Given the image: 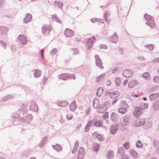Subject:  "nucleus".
Here are the masks:
<instances>
[{
	"label": "nucleus",
	"mask_w": 159,
	"mask_h": 159,
	"mask_svg": "<svg viewBox=\"0 0 159 159\" xmlns=\"http://www.w3.org/2000/svg\"><path fill=\"white\" fill-rule=\"evenodd\" d=\"M143 77L146 80H149L150 78V76L148 72H146L143 74Z\"/></svg>",
	"instance_id": "a18cd8bd"
},
{
	"label": "nucleus",
	"mask_w": 159,
	"mask_h": 159,
	"mask_svg": "<svg viewBox=\"0 0 159 159\" xmlns=\"http://www.w3.org/2000/svg\"><path fill=\"white\" fill-rule=\"evenodd\" d=\"M130 154L131 156L134 157V159H136L138 156L137 152L133 150H131L130 151Z\"/></svg>",
	"instance_id": "e433bc0d"
},
{
	"label": "nucleus",
	"mask_w": 159,
	"mask_h": 159,
	"mask_svg": "<svg viewBox=\"0 0 159 159\" xmlns=\"http://www.w3.org/2000/svg\"><path fill=\"white\" fill-rule=\"evenodd\" d=\"M121 158H122V159H129V157L128 155L125 154L123 157H121Z\"/></svg>",
	"instance_id": "0e129e2a"
},
{
	"label": "nucleus",
	"mask_w": 159,
	"mask_h": 159,
	"mask_svg": "<svg viewBox=\"0 0 159 159\" xmlns=\"http://www.w3.org/2000/svg\"><path fill=\"white\" fill-rule=\"evenodd\" d=\"M79 145V143L78 141H76L75 143V146L74 147L75 148V149H77Z\"/></svg>",
	"instance_id": "69168bd1"
},
{
	"label": "nucleus",
	"mask_w": 159,
	"mask_h": 159,
	"mask_svg": "<svg viewBox=\"0 0 159 159\" xmlns=\"http://www.w3.org/2000/svg\"><path fill=\"white\" fill-rule=\"evenodd\" d=\"M0 45H1L3 47V48L5 49L6 48V43L1 41L0 40Z\"/></svg>",
	"instance_id": "4d7b16f0"
},
{
	"label": "nucleus",
	"mask_w": 159,
	"mask_h": 159,
	"mask_svg": "<svg viewBox=\"0 0 159 159\" xmlns=\"http://www.w3.org/2000/svg\"><path fill=\"white\" fill-rule=\"evenodd\" d=\"M159 95L158 93H156L154 94H151L149 96L150 99H157Z\"/></svg>",
	"instance_id": "c9c22d12"
},
{
	"label": "nucleus",
	"mask_w": 159,
	"mask_h": 159,
	"mask_svg": "<svg viewBox=\"0 0 159 159\" xmlns=\"http://www.w3.org/2000/svg\"><path fill=\"white\" fill-rule=\"evenodd\" d=\"M54 4L55 6H57L59 8H62L63 6V4L61 2L55 1Z\"/></svg>",
	"instance_id": "a19ab883"
},
{
	"label": "nucleus",
	"mask_w": 159,
	"mask_h": 159,
	"mask_svg": "<svg viewBox=\"0 0 159 159\" xmlns=\"http://www.w3.org/2000/svg\"><path fill=\"white\" fill-rule=\"evenodd\" d=\"M117 100H114V101L112 102V103H110L109 102V101H108L109 105L108 103H107V106H108V107H109L110 105L111 106L115 104Z\"/></svg>",
	"instance_id": "680f3d73"
},
{
	"label": "nucleus",
	"mask_w": 159,
	"mask_h": 159,
	"mask_svg": "<svg viewBox=\"0 0 159 159\" xmlns=\"http://www.w3.org/2000/svg\"><path fill=\"white\" fill-rule=\"evenodd\" d=\"M52 30V27L50 25H44L42 27V33L47 35Z\"/></svg>",
	"instance_id": "20e7f679"
},
{
	"label": "nucleus",
	"mask_w": 159,
	"mask_h": 159,
	"mask_svg": "<svg viewBox=\"0 0 159 159\" xmlns=\"http://www.w3.org/2000/svg\"><path fill=\"white\" fill-rule=\"evenodd\" d=\"M17 39L21 47H23L24 45L26 44L27 42L26 37L25 35H19Z\"/></svg>",
	"instance_id": "7ed1b4c3"
},
{
	"label": "nucleus",
	"mask_w": 159,
	"mask_h": 159,
	"mask_svg": "<svg viewBox=\"0 0 159 159\" xmlns=\"http://www.w3.org/2000/svg\"><path fill=\"white\" fill-rule=\"evenodd\" d=\"M119 125L117 123L113 124L111 127L110 131L112 134H115L118 128Z\"/></svg>",
	"instance_id": "ddd939ff"
},
{
	"label": "nucleus",
	"mask_w": 159,
	"mask_h": 159,
	"mask_svg": "<svg viewBox=\"0 0 159 159\" xmlns=\"http://www.w3.org/2000/svg\"><path fill=\"white\" fill-rule=\"evenodd\" d=\"M122 107H125L128 108V106L126 102L125 101H122L120 103Z\"/></svg>",
	"instance_id": "09e8293b"
},
{
	"label": "nucleus",
	"mask_w": 159,
	"mask_h": 159,
	"mask_svg": "<svg viewBox=\"0 0 159 159\" xmlns=\"http://www.w3.org/2000/svg\"><path fill=\"white\" fill-rule=\"evenodd\" d=\"M64 34L66 37H70L73 35V32L69 29H66Z\"/></svg>",
	"instance_id": "6ab92c4d"
},
{
	"label": "nucleus",
	"mask_w": 159,
	"mask_h": 159,
	"mask_svg": "<svg viewBox=\"0 0 159 159\" xmlns=\"http://www.w3.org/2000/svg\"><path fill=\"white\" fill-rule=\"evenodd\" d=\"M146 47L148 48L150 51H152L153 49L154 48L153 45L151 44L147 45H146Z\"/></svg>",
	"instance_id": "603ef678"
},
{
	"label": "nucleus",
	"mask_w": 159,
	"mask_h": 159,
	"mask_svg": "<svg viewBox=\"0 0 159 159\" xmlns=\"http://www.w3.org/2000/svg\"><path fill=\"white\" fill-rule=\"evenodd\" d=\"M52 18L53 21H56L58 23H61V20L57 18V16L55 15H53L52 16Z\"/></svg>",
	"instance_id": "58836bf2"
},
{
	"label": "nucleus",
	"mask_w": 159,
	"mask_h": 159,
	"mask_svg": "<svg viewBox=\"0 0 159 159\" xmlns=\"http://www.w3.org/2000/svg\"><path fill=\"white\" fill-rule=\"evenodd\" d=\"M100 145L98 143H95L93 145V150L95 152H97L99 149Z\"/></svg>",
	"instance_id": "7c9ffc66"
},
{
	"label": "nucleus",
	"mask_w": 159,
	"mask_h": 159,
	"mask_svg": "<svg viewBox=\"0 0 159 159\" xmlns=\"http://www.w3.org/2000/svg\"><path fill=\"white\" fill-rule=\"evenodd\" d=\"M57 52V49L56 48H53L51 52V54H55Z\"/></svg>",
	"instance_id": "052dcab7"
},
{
	"label": "nucleus",
	"mask_w": 159,
	"mask_h": 159,
	"mask_svg": "<svg viewBox=\"0 0 159 159\" xmlns=\"http://www.w3.org/2000/svg\"><path fill=\"white\" fill-rule=\"evenodd\" d=\"M29 109L31 111H37L38 110L37 105L34 101H32L30 105Z\"/></svg>",
	"instance_id": "9d476101"
},
{
	"label": "nucleus",
	"mask_w": 159,
	"mask_h": 159,
	"mask_svg": "<svg viewBox=\"0 0 159 159\" xmlns=\"http://www.w3.org/2000/svg\"><path fill=\"white\" fill-rule=\"evenodd\" d=\"M154 81L158 84H159V76H155L153 78Z\"/></svg>",
	"instance_id": "5fc2aeb1"
},
{
	"label": "nucleus",
	"mask_w": 159,
	"mask_h": 159,
	"mask_svg": "<svg viewBox=\"0 0 159 159\" xmlns=\"http://www.w3.org/2000/svg\"><path fill=\"white\" fill-rule=\"evenodd\" d=\"M153 104L154 105L156 106H159V100H157L156 101L154 102Z\"/></svg>",
	"instance_id": "774afa93"
},
{
	"label": "nucleus",
	"mask_w": 159,
	"mask_h": 159,
	"mask_svg": "<svg viewBox=\"0 0 159 159\" xmlns=\"http://www.w3.org/2000/svg\"><path fill=\"white\" fill-rule=\"evenodd\" d=\"M125 154L124 150L123 147H120L118 149L117 154V156L120 158L123 157Z\"/></svg>",
	"instance_id": "dca6fc26"
},
{
	"label": "nucleus",
	"mask_w": 159,
	"mask_h": 159,
	"mask_svg": "<svg viewBox=\"0 0 159 159\" xmlns=\"http://www.w3.org/2000/svg\"><path fill=\"white\" fill-rule=\"evenodd\" d=\"M92 126V122L91 121H90V120L87 123V125L85 127V131L86 132H88L90 128H89V126Z\"/></svg>",
	"instance_id": "79ce46f5"
},
{
	"label": "nucleus",
	"mask_w": 159,
	"mask_h": 159,
	"mask_svg": "<svg viewBox=\"0 0 159 159\" xmlns=\"http://www.w3.org/2000/svg\"><path fill=\"white\" fill-rule=\"evenodd\" d=\"M93 106L95 108L96 107L98 108H102L103 107V104H102V103H100V102L99 101V100H93Z\"/></svg>",
	"instance_id": "2eb2a0df"
},
{
	"label": "nucleus",
	"mask_w": 159,
	"mask_h": 159,
	"mask_svg": "<svg viewBox=\"0 0 159 159\" xmlns=\"http://www.w3.org/2000/svg\"><path fill=\"white\" fill-rule=\"evenodd\" d=\"M111 120L114 122L117 121L118 119L117 114L114 112H112L111 115Z\"/></svg>",
	"instance_id": "412c9836"
},
{
	"label": "nucleus",
	"mask_w": 159,
	"mask_h": 159,
	"mask_svg": "<svg viewBox=\"0 0 159 159\" xmlns=\"http://www.w3.org/2000/svg\"><path fill=\"white\" fill-rule=\"evenodd\" d=\"M115 82L117 85H119L120 83V79L118 77H117L115 79Z\"/></svg>",
	"instance_id": "13d9d810"
},
{
	"label": "nucleus",
	"mask_w": 159,
	"mask_h": 159,
	"mask_svg": "<svg viewBox=\"0 0 159 159\" xmlns=\"http://www.w3.org/2000/svg\"><path fill=\"white\" fill-rule=\"evenodd\" d=\"M70 51L74 55H76L79 52V51L78 49L72 48L70 49Z\"/></svg>",
	"instance_id": "49530a36"
},
{
	"label": "nucleus",
	"mask_w": 159,
	"mask_h": 159,
	"mask_svg": "<svg viewBox=\"0 0 159 159\" xmlns=\"http://www.w3.org/2000/svg\"><path fill=\"white\" fill-rule=\"evenodd\" d=\"M153 109L154 110L156 111H157L159 110V109L158 108V106L154 105V104L153 105Z\"/></svg>",
	"instance_id": "338daca9"
},
{
	"label": "nucleus",
	"mask_w": 159,
	"mask_h": 159,
	"mask_svg": "<svg viewBox=\"0 0 159 159\" xmlns=\"http://www.w3.org/2000/svg\"><path fill=\"white\" fill-rule=\"evenodd\" d=\"M127 108L125 107H120L118 109V111L121 114H125L127 111Z\"/></svg>",
	"instance_id": "c756f323"
},
{
	"label": "nucleus",
	"mask_w": 159,
	"mask_h": 159,
	"mask_svg": "<svg viewBox=\"0 0 159 159\" xmlns=\"http://www.w3.org/2000/svg\"><path fill=\"white\" fill-rule=\"evenodd\" d=\"M7 31L8 29L6 27L0 26V34H5Z\"/></svg>",
	"instance_id": "c85d7f7f"
},
{
	"label": "nucleus",
	"mask_w": 159,
	"mask_h": 159,
	"mask_svg": "<svg viewBox=\"0 0 159 159\" xmlns=\"http://www.w3.org/2000/svg\"><path fill=\"white\" fill-rule=\"evenodd\" d=\"M158 144V141L156 140H154L153 141V146L154 147H156Z\"/></svg>",
	"instance_id": "bf43d9fd"
},
{
	"label": "nucleus",
	"mask_w": 159,
	"mask_h": 159,
	"mask_svg": "<svg viewBox=\"0 0 159 159\" xmlns=\"http://www.w3.org/2000/svg\"><path fill=\"white\" fill-rule=\"evenodd\" d=\"M152 122L151 121H149L147 122L144 126V128L145 129H150L152 128Z\"/></svg>",
	"instance_id": "f704fd0d"
},
{
	"label": "nucleus",
	"mask_w": 159,
	"mask_h": 159,
	"mask_svg": "<svg viewBox=\"0 0 159 159\" xmlns=\"http://www.w3.org/2000/svg\"><path fill=\"white\" fill-rule=\"evenodd\" d=\"M145 123V120L144 118L140 119V126L143 125Z\"/></svg>",
	"instance_id": "3c124183"
},
{
	"label": "nucleus",
	"mask_w": 159,
	"mask_h": 159,
	"mask_svg": "<svg viewBox=\"0 0 159 159\" xmlns=\"http://www.w3.org/2000/svg\"><path fill=\"white\" fill-rule=\"evenodd\" d=\"M77 107V106L76 105V102L75 101H73L70 104V108L71 110L74 111L76 109Z\"/></svg>",
	"instance_id": "2f4dec72"
},
{
	"label": "nucleus",
	"mask_w": 159,
	"mask_h": 159,
	"mask_svg": "<svg viewBox=\"0 0 159 159\" xmlns=\"http://www.w3.org/2000/svg\"><path fill=\"white\" fill-rule=\"evenodd\" d=\"M133 115L136 118H139V107H135Z\"/></svg>",
	"instance_id": "5701e85b"
},
{
	"label": "nucleus",
	"mask_w": 159,
	"mask_h": 159,
	"mask_svg": "<svg viewBox=\"0 0 159 159\" xmlns=\"http://www.w3.org/2000/svg\"><path fill=\"white\" fill-rule=\"evenodd\" d=\"M114 155L113 152L111 150H109L107 154V157L109 158H112Z\"/></svg>",
	"instance_id": "ea45409f"
},
{
	"label": "nucleus",
	"mask_w": 159,
	"mask_h": 159,
	"mask_svg": "<svg viewBox=\"0 0 159 159\" xmlns=\"http://www.w3.org/2000/svg\"><path fill=\"white\" fill-rule=\"evenodd\" d=\"M144 17L147 20L146 24L148 26L150 25L151 28H154L155 26L154 18L147 14L144 15Z\"/></svg>",
	"instance_id": "f03ea898"
},
{
	"label": "nucleus",
	"mask_w": 159,
	"mask_h": 159,
	"mask_svg": "<svg viewBox=\"0 0 159 159\" xmlns=\"http://www.w3.org/2000/svg\"><path fill=\"white\" fill-rule=\"evenodd\" d=\"M103 89L101 87L99 88L97 90V91L96 93V95L98 96H100L103 93Z\"/></svg>",
	"instance_id": "4c0bfd02"
},
{
	"label": "nucleus",
	"mask_w": 159,
	"mask_h": 159,
	"mask_svg": "<svg viewBox=\"0 0 159 159\" xmlns=\"http://www.w3.org/2000/svg\"><path fill=\"white\" fill-rule=\"evenodd\" d=\"M108 39L112 43H116L118 40V36L117 35L116 33L115 32L113 36L109 37Z\"/></svg>",
	"instance_id": "9b49d317"
},
{
	"label": "nucleus",
	"mask_w": 159,
	"mask_h": 159,
	"mask_svg": "<svg viewBox=\"0 0 159 159\" xmlns=\"http://www.w3.org/2000/svg\"><path fill=\"white\" fill-rule=\"evenodd\" d=\"M15 97L13 95H8L6 96L5 97V98L6 99H11L14 98Z\"/></svg>",
	"instance_id": "6e6d98bb"
},
{
	"label": "nucleus",
	"mask_w": 159,
	"mask_h": 159,
	"mask_svg": "<svg viewBox=\"0 0 159 159\" xmlns=\"http://www.w3.org/2000/svg\"><path fill=\"white\" fill-rule=\"evenodd\" d=\"M107 94L110 95L111 98L116 99L119 97L120 93L117 91H114L112 92H107Z\"/></svg>",
	"instance_id": "423d86ee"
},
{
	"label": "nucleus",
	"mask_w": 159,
	"mask_h": 159,
	"mask_svg": "<svg viewBox=\"0 0 159 159\" xmlns=\"http://www.w3.org/2000/svg\"><path fill=\"white\" fill-rule=\"evenodd\" d=\"M123 146L126 149H128L130 146V143L129 142H126L123 144Z\"/></svg>",
	"instance_id": "8fccbe9b"
},
{
	"label": "nucleus",
	"mask_w": 159,
	"mask_h": 159,
	"mask_svg": "<svg viewBox=\"0 0 159 159\" xmlns=\"http://www.w3.org/2000/svg\"><path fill=\"white\" fill-rule=\"evenodd\" d=\"M108 113L107 112H106L103 115V118L105 119H106L108 118Z\"/></svg>",
	"instance_id": "e2e57ef3"
},
{
	"label": "nucleus",
	"mask_w": 159,
	"mask_h": 159,
	"mask_svg": "<svg viewBox=\"0 0 159 159\" xmlns=\"http://www.w3.org/2000/svg\"><path fill=\"white\" fill-rule=\"evenodd\" d=\"M27 105L28 104H22L20 108L18 109V110L21 111L23 114L26 113L28 111Z\"/></svg>",
	"instance_id": "4468645a"
},
{
	"label": "nucleus",
	"mask_w": 159,
	"mask_h": 159,
	"mask_svg": "<svg viewBox=\"0 0 159 159\" xmlns=\"http://www.w3.org/2000/svg\"><path fill=\"white\" fill-rule=\"evenodd\" d=\"M95 39L94 37H92L88 39L87 41V43L86 44V48L87 50L89 49L93 46V41Z\"/></svg>",
	"instance_id": "0eeeda50"
},
{
	"label": "nucleus",
	"mask_w": 159,
	"mask_h": 159,
	"mask_svg": "<svg viewBox=\"0 0 159 159\" xmlns=\"http://www.w3.org/2000/svg\"><path fill=\"white\" fill-rule=\"evenodd\" d=\"M130 120V116L129 115H126L123 118L124 122L125 124H128Z\"/></svg>",
	"instance_id": "cd10ccee"
},
{
	"label": "nucleus",
	"mask_w": 159,
	"mask_h": 159,
	"mask_svg": "<svg viewBox=\"0 0 159 159\" xmlns=\"http://www.w3.org/2000/svg\"><path fill=\"white\" fill-rule=\"evenodd\" d=\"M92 122V126H95L97 127H101L103 125V121L101 120H96L93 119L90 120Z\"/></svg>",
	"instance_id": "39448f33"
},
{
	"label": "nucleus",
	"mask_w": 159,
	"mask_h": 159,
	"mask_svg": "<svg viewBox=\"0 0 159 159\" xmlns=\"http://www.w3.org/2000/svg\"><path fill=\"white\" fill-rule=\"evenodd\" d=\"M58 77L60 79H62L63 80H65L68 78V74H63L59 75Z\"/></svg>",
	"instance_id": "bb28decb"
},
{
	"label": "nucleus",
	"mask_w": 159,
	"mask_h": 159,
	"mask_svg": "<svg viewBox=\"0 0 159 159\" xmlns=\"http://www.w3.org/2000/svg\"><path fill=\"white\" fill-rule=\"evenodd\" d=\"M148 107V104L145 103H141L140 104V109H141L142 110L145 109L146 108Z\"/></svg>",
	"instance_id": "37998d69"
},
{
	"label": "nucleus",
	"mask_w": 159,
	"mask_h": 159,
	"mask_svg": "<svg viewBox=\"0 0 159 159\" xmlns=\"http://www.w3.org/2000/svg\"><path fill=\"white\" fill-rule=\"evenodd\" d=\"M33 119V116L30 114H28L25 116H13L12 118V120H13V123L14 125H16L15 122L17 121H20L22 122H26L29 123Z\"/></svg>",
	"instance_id": "f257e3e1"
},
{
	"label": "nucleus",
	"mask_w": 159,
	"mask_h": 159,
	"mask_svg": "<svg viewBox=\"0 0 159 159\" xmlns=\"http://www.w3.org/2000/svg\"><path fill=\"white\" fill-rule=\"evenodd\" d=\"M95 58L96 65L98 66L100 69H103L104 68V66L102 65L101 60L99 58V56L98 55H96Z\"/></svg>",
	"instance_id": "f8f14e48"
},
{
	"label": "nucleus",
	"mask_w": 159,
	"mask_h": 159,
	"mask_svg": "<svg viewBox=\"0 0 159 159\" xmlns=\"http://www.w3.org/2000/svg\"><path fill=\"white\" fill-rule=\"evenodd\" d=\"M47 140V137H46L43 138L42 140L41 141L39 144V147L42 148L43 147V145L46 143Z\"/></svg>",
	"instance_id": "473e14b6"
},
{
	"label": "nucleus",
	"mask_w": 159,
	"mask_h": 159,
	"mask_svg": "<svg viewBox=\"0 0 159 159\" xmlns=\"http://www.w3.org/2000/svg\"><path fill=\"white\" fill-rule=\"evenodd\" d=\"M93 135L95 138L98 139V141H102L104 140V138L102 137V135L98 133L94 132Z\"/></svg>",
	"instance_id": "a211bd4d"
},
{
	"label": "nucleus",
	"mask_w": 159,
	"mask_h": 159,
	"mask_svg": "<svg viewBox=\"0 0 159 159\" xmlns=\"http://www.w3.org/2000/svg\"><path fill=\"white\" fill-rule=\"evenodd\" d=\"M138 83V82L136 80H134L130 81L128 83V87L131 88L134 87Z\"/></svg>",
	"instance_id": "393cba45"
},
{
	"label": "nucleus",
	"mask_w": 159,
	"mask_h": 159,
	"mask_svg": "<svg viewBox=\"0 0 159 159\" xmlns=\"http://www.w3.org/2000/svg\"><path fill=\"white\" fill-rule=\"evenodd\" d=\"M133 75V72L130 70H124L122 73V75L126 78H129L132 76Z\"/></svg>",
	"instance_id": "6e6552de"
},
{
	"label": "nucleus",
	"mask_w": 159,
	"mask_h": 159,
	"mask_svg": "<svg viewBox=\"0 0 159 159\" xmlns=\"http://www.w3.org/2000/svg\"><path fill=\"white\" fill-rule=\"evenodd\" d=\"M57 104L58 106L63 107L66 105H67L68 104V103L66 101L63 100L62 101H58L57 102Z\"/></svg>",
	"instance_id": "4be33fe9"
},
{
	"label": "nucleus",
	"mask_w": 159,
	"mask_h": 159,
	"mask_svg": "<svg viewBox=\"0 0 159 159\" xmlns=\"http://www.w3.org/2000/svg\"><path fill=\"white\" fill-rule=\"evenodd\" d=\"M32 19L31 16L29 14H27L25 17L24 19V22L25 23H27L28 22L30 21Z\"/></svg>",
	"instance_id": "b1692460"
},
{
	"label": "nucleus",
	"mask_w": 159,
	"mask_h": 159,
	"mask_svg": "<svg viewBox=\"0 0 159 159\" xmlns=\"http://www.w3.org/2000/svg\"><path fill=\"white\" fill-rule=\"evenodd\" d=\"M107 103L109 105L108 102H104L103 105V107H102V108H99L98 109V111L99 113H102L105 111L108 107Z\"/></svg>",
	"instance_id": "1a4fd4ad"
},
{
	"label": "nucleus",
	"mask_w": 159,
	"mask_h": 159,
	"mask_svg": "<svg viewBox=\"0 0 159 159\" xmlns=\"http://www.w3.org/2000/svg\"><path fill=\"white\" fill-rule=\"evenodd\" d=\"M120 70V68L118 67H115L112 70L111 72L112 73H114Z\"/></svg>",
	"instance_id": "864d4df0"
},
{
	"label": "nucleus",
	"mask_w": 159,
	"mask_h": 159,
	"mask_svg": "<svg viewBox=\"0 0 159 159\" xmlns=\"http://www.w3.org/2000/svg\"><path fill=\"white\" fill-rule=\"evenodd\" d=\"M33 72L34 73V76L35 78L39 77L41 75V72L39 70L34 69L33 70Z\"/></svg>",
	"instance_id": "a878e982"
},
{
	"label": "nucleus",
	"mask_w": 159,
	"mask_h": 159,
	"mask_svg": "<svg viewBox=\"0 0 159 159\" xmlns=\"http://www.w3.org/2000/svg\"><path fill=\"white\" fill-rule=\"evenodd\" d=\"M78 152V158H79L80 157V159H82L85 153V150L84 148L82 147H81L79 149Z\"/></svg>",
	"instance_id": "f3484780"
},
{
	"label": "nucleus",
	"mask_w": 159,
	"mask_h": 159,
	"mask_svg": "<svg viewBox=\"0 0 159 159\" xmlns=\"http://www.w3.org/2000/svg\"><path fill=\"white\" fill-rule=\"evenodd\" d=\"M30 154L29 151L26 150L22 152L21 155V157H27L30 155Z\"/></svg>",
	"instance_id": "72a5a7b5"
},
{
	"label": "nucleus",
	"mask_w": 159,
	"mask_h": 159,
	"mask_svg": "<svg viewBox=\"0 0 159 159\" xmlns=\"http://www.w3.org/2000/svg\"><path fill=\"white\" fill-rule=\"evenodd\" d=\"M106 74L105 73L103 74H102L100 75L96 79V81L98 83L101 81L103 78L104 77Z\"/></svg>",
	"instance_id": "c03bdc74"
},
{
	"label": "nucleus",
	"mask_w": 159,
	"mask_h": 159,
	"mask_svg": "<svg viewBox=\"0 0 159 159\" xmlns=\"http://www.w3.org/2000/svg\"><path fill=\"white\" fill-rule=\"evenodd\" d=\"M52 147L55 150L58 152H61L62 150V147L58 144L57 143L56 145H52Z\"/></svg>",
	"instance_id": "aec40b11"
},
{
	"label": "nucleus",
	"mask_w": 159,
	"mask_h": 159,
	"mask_svg": "<svg viewBox=\"0 0 159 159\" xmlns=\"http://www.w3.org/2000/svg\"><path fill=\"white\" fill-rule=\"evenodd\" d=\"M133 126L136 127H139V119L134 120Z\"/></svg>",
	"instance_id": "de8ad7c7"
}]
</instances>
